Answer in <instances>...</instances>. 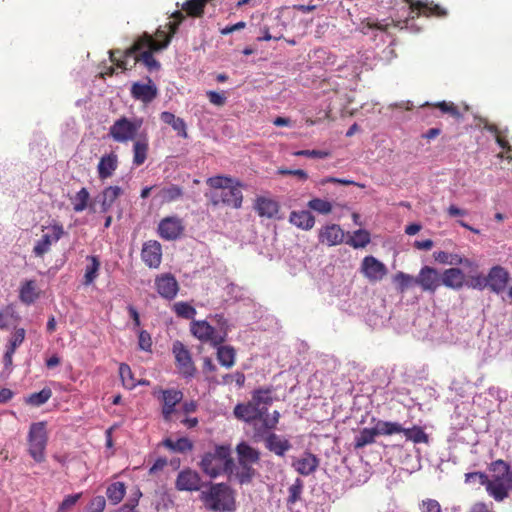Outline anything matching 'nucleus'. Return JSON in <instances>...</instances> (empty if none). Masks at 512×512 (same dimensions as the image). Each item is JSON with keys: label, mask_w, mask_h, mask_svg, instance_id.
I'll return each instance as SVG.
<instances>
[{"label": "nucleus", "mask_w": 512, "mask_h": 512, "mask_svg": "<svg viewBox=\"0 0 512 512\" xmlns=\"http://www.w3.org/2000/svg\"><path fill=\"white\" fill-rule=\"evenodd\" d=\"M169 45V40L165 43H158L153 40V36L147 32H144L138 37L133 45L125 51L111 50L110 61L115 64L118 68L127 70L136 65L137 62H142L149 71L159 70L161 65L153 57V52H157L165 49Z\"/></svg>", "instance_id": "1"}, {"label": "nucleus", "mask_w": 512, "mask_h": 512, "mask_svg": "<svg viewBox=\"0 0 512 512\" xmlns=\"http://www.w3.org/2000/svg\"><path fill=\"white\" fill-rule=\"evenodd\" d=\"M199 466L204 474L214 479L221 474L232 480L235 463L231 456L229 445H217L213 452H207L202 456Z\"/></svg>", "instance_id": "2"}, {"label": "nucleus", "mask_w": 512, "mask_h": 512, "mask_svg": "<svg viewBox=\"0 0 512 512\" xmlns=\"http://www.w3.org/2000/svg\"><path fill=\"white\" fill-rule=\"evenodd\" d=\"M278 400L273 387L256 389L246 404L236 405L234 416H269L270 409Z\"/></svg>", "instance_id": "3"}, {"label": "nucleus", "mask_w": 512, "mask_h": 512, "mask_svg": "<svg viewBox=\"0 0 512 512\" xmlns=\"http://www.w3.org/2000/svg\"><path fill=\"white\" fill-rule=\"evenodd\" d=\"M199 498L211 511H232L235 500L231 488L226 483H206Z\"/></svg>", "instance_id": "4"}, {"label": "nucleus", "mask_w": 512, "mask_h": 512, "mask_svg": "<svg viewBox=\"0 0 512 512\" xmlns=\"http://www.w3.org/2000/svg\"><path fill=\"white\" fill-rule=\"evenodd\" d=\"M375 3L383 8L392 9L396 4V0H374ZM410 9V13L412 14V18L419 16L426 17H438L443 18L448 15V12L445 8L441 7L438 4L430 1H421V0H404Z\"/></svg>", "instance_id": "5"}, {"label": "nucleus", "mask_w": 512, "mask_h": 512, "mask_svg": "<svg viewBox=\"0 0 512 512\" xmlns=\"http://www.w3.org/2000/svg\"><path fill=\"white\" fill-rule=\"evenodd\" d=\"M45 421L32 423L28 432V453L37 463H42L46 459V446L48 442V433Z\"/></svg>", "instance_id": "6"}, {"label": "nucleus", "mask_w": 512, "mask_h": 512, "mask_svg": "<svg viewBox=\"0 0 512 512\" xmlns=\"http://www.w3.org/2000/svg\"><path fill=\"white\" fill-rule=\"evenodd\" d=\"M144 123L143 118L134 117L129 119L125 116L117 119L109 128V135L118 143H126L137 139L138 131Z\"/></svg>", "instance_id": "7"}, {"label": "nucleus", "mask_w": 512, "mask_h": 512, "mask_svg": "<svg viewBox=\"0 0 512 512\" xmlns=\"http://www.w3.org/2000/svg\"><path fill=\"white\" fill-rule=\"evenodd\" d=\"M400 424L398 422L378 421L372 428H364L359 435L355 437V446L357 448L364 447L375 441L378 435L398 434Z\"/></svg>", "instance_id": "8"}, {"label": "nucleus", "mask_w": 512, "mask_h": 512, "mask_svg": "<svg viewBox=\"0 0 512 512\" xmlns=\"http://www.w3.org/2000/svg\"><path fill=\"white\" fill-rule=\"evenodd\" d=\"M152 395L159 402L163 416H171L177 412L176 405L183 400V392L175 388L163 389L156 387Z\"/></svg>", "instance_id": "9"}, {"label": "nucleus", "mask_w": 512, "mask_h": 512, "mask_svg": "<svg viewBox=\"0 0 512 512\" xmlns=\"http://www.w3.org/2000/svg\"><path fill=\"white\" fill-rule=\"evenodd\" d=\"M191 334L203 343H209L212 347L223 344V336L218 335L216 328L206 320H193L190 324Z\"/></svg>", "instance_id": "10"}, {"label": "nucleus", "mask_w": 512, "mask_h": 512, "mask_svg": "<svg viewBox=\"0 0 512 512\" xmlns=\"http://www.w3.org/2000/svg\"><path fill=\"white\" fill-rule=\"evenodd\" d=\"M172 352L175 357V363L179 373L185 378H192L196 374V367L191 357L190 351L181 341L173 343Z\"/></svg>", "instance_id": "11"}, {"label": "nucleus", "mask_w": 512, "mask_h": 512, "mask_svg": "<svg viewBox=\"0 0 512 512\" xmlns=\"http://www.w3.org/2000/svg\"><path fill=\"white\" fill-rule=\"evenodd\" d=\"M46 229L49 232L43 234L33 247V253L36 257H43L50 251L52 244L58 242L65 234L64 227L59 222H54Z\"/></svg>", "instance_id": "12"}, {"label": "nucleus", "mask_w": 512, "mask_h": 512, "mask_svg": "<svg viewBox=\"0 0 512 512\" xmlns=\"http://www.w3.org/2000/svg\"><path fill=\"white\" fill-rule=\"evenodd\" d=\"M206 483L202 481L200 474L190 468L180 471L175 481V487L178 491H202Z\"/></svg>", "instance_id": "13"}, {"label": "nucleus", "mask_w": 512, "mask_h": 512, "mask_svg": "<svg viewBox=\"0 0 512 512\" xmlns=\"http://www.w3.org/2000/svg\"><path fill=\"white\" fill-rule=\"evenodd\" d=\"M360 272L370 282L381 281L388 273L384 263L372 255L366 256L361 262Z\"/></svg>", "instance_id": "14"}, {"label": "nucleus", "mask_w": 512, "mask_h": 512, "mask_svg": "<svg viewBox=\"0 0 512 512\" xmlns=\"http://www.w3.org/2000/svg\"><path fill=\"white\" fill-rule=\"evenodd\" d=\"M154 286L159 296L169 301L173 300L179 291V283L171 273L157 275Z\"/></svg>", "instance_id": "15"}, {"label": "nucleus", "mask_w": 512, "mask_h": 512, "mask_svg": "<svg viewBox=\"0 0 512 512\" xmlns=\"http://www.w3.org/2000/svg\"><path fill=\"white\" fill-rule=\"evenodd\" d=\"M415 284L419 285L423 291L435 293L441 286V275L435 268L424 266L415 277Z\"/></svg>", "instance_id": "16"}, {"label": "nucleus", "mask_w": 512, "mask_h": 512, "mask_svg": "<svg viewBox=\"0 0 512 512\" xmlns=\"http://www.w3.org/2000/svg\"><path fill=\"white\" fill-rule=\"evenodd\" d=\"M249 428L254 430L256 440L265 441L268 435L273 434L279 418H242Z\"/></svg>", "instance_id": "17"}, {"label": "nucleus", "mask_w": 512, "mask_h": 512, "mask_svg": "<svg viewBox=\"0 0 512 512\" xmlns=\"http://www.w3.org/2000/svg\"><path fill=\"white\" fill-rule=\"evenodd\" d=\"M240 187V183H237L236 185L231 183L229 186L225 187V189L213 196V204L218 205L219 203H223L236 209L240 208L243 201V195Z\"/></svg>", "instance_id": "18"}, {"label": "nucleus", "mask_w": 512, "mask_h": 512, "mask_svg": "<svg viewBox=\"0 0 512 512\" xmlns=\"http://www.w3.org/2000/svg\"><path fill=\"white\" fill-rule=\"evenodd\" d=\"M184 231L182 220L177 216L163 218L158 225V233L165 240H175Z\"/></svg>", "instance_id": "19"}, {"label": "nucleus", "mask_w": 512, "mask_h": 512, "mask_svg": "<svg viewBox=\"0 0 512 512\" xmlns=\"http://www.w3.org/2000/svg\"><path fill=\"white\" fill-rule=\"evenodd\" d=\"M131 96L145 104L152 102L158 95V89L151 78L147 83L134 82L130 89Z\"/></svg>", "instance_id": "20"}, {"label": "nucleus", "mask_w": 512, "mask_h": 512, "mask_svg": "<svg viewBox=\"0 0 512 512\" xmlns=\"http://www.w3.org/2000/svg\"><path fill=\"white\" fill-rule=\"evenodd\" d=\"M143 262L150 268H158L162 260V247L156 240H149L143 244L141 251Z\"/></svg>", "instance_id": "21"}, {"label": "nucleus", "mask_w": 512, "mask_h": 512, "mask_svg": "<svg viewBox=\"0 0 512 512\" xmlns=\"http://www.w3.org/2000/svg\"><path fill=\"white\" fill-rule=\"evenodd\" d=\"M509 278V273L505 268L499 265L494 266L487 275L488 287L491 291L499 294L506 288Z\"/></svg>", "instance_id": "22"}, {"label": "nucleus", "mask_w": 512, "mask_h": 512, "mask_svg": "<svg viewBox=\"0 0 512 512\" xmlns=\"http://www.w3.org/2000/svg\"><path fill=\"white\" fill-rule=\"evenodd\" d=\"M319 242L327 246L341 244L344 239V231L337 224H329L319 231Z\"/></svg>", "instance_id": "23"}, {"label": "nucleus", "mask_w": 512, "mask_h": 512, "mask_svg": "<svg viewBox=\"0 0 512 512\" xmlns=\"http://www.w3.org/2000/svg\"><path fill=\"white\" fill-rule=\"evenodd\" d=\"M398 433H403L406 441H410L415 445L430 444V434L426 432L425 426L412 425L410 427H403L400 424Z\"/></svg>", "instance_id": "24"}, {"label": "nucleus", "mask_w": 512, "mask_h": 512, "mask_svg": "<svg viewBox=\"0 0 512 512\" xmlns=\"http://www.w3.org/2000/svg\"><path fill=\"white\" fill-rule=\"evenodd\" d=\"M319 462L320 460L316 455L310 452H304L299 458L293 461L292 466L299 474L308 476L318 468Z\"/></svg>", "instance_id": "25"}, {"label": "nucleus", "mask_w": 512, "mask_h": 512, "mask_svg": "<svg viewBox=\"0 0 512 512\" xmlns=\"http://www.w3.org/2000/svg\"><path fill=\"white\" fill-rule=\"evenodd\" d=\"M118 156L111 152L103 155L97 165L98 177L101 180L110 178L118 168Z\"/></svg>", "instance_id": "26"}, {"label": "nucleus", "mask_w": 512, "mask_h": 512, "mask_svg": "<svg viewBox=\"0 0 512 512\" xmlns=\"http://www.w3.org/2000/svg\"><path fill=\"white\" fill-rule=\"evenodd\" d=\"M133 164L141 166L148 157L149 138L147 133H141L139 137L133 140Z\"/></svg>", "instance_id": "27"}, {"label": "nucleus", "mask_w": 512, "mask_h": 512, "mask_svg": "<svg viewBox=\"0 0 512 512\" xmlns=\"http://www.w3.org/2000/svg\"><path fill=\"white\" fill-rule=\"evenodd\" d=\"M264 442L265 447L277 456H284L286 452L292 448V445L288 439L275 433L268 435Z\"/></svg>", "instance_id": "28"}, {"label": "nucleus", "mask_w": 512, "mask_h": 512, "mask_svg": "<svg viewBox=\"0 0 512 512\" xmlns=\"http://www.w3.org/2000/svg\"><path fill=\"white\" fill-rule=\"evenodd\" d=\"M486 490L496 501H503L508 496L509 490L506 478L493 476Z\"/></svg>", "instance_id": "29"}, {"label": "nucleus", "mask_w": 512, "mask_h": 512, "mask_svg": "<svg viewBox=\"0 0 512 512\" xmlns=\"http://www.w3.org/2000/svg\"><path fill=\"white\" fill-rule=\"evenodd\" d=\"M289 222L302 230H311L315 225V217L310 211H292L289 216Z\"/></svg>", "instance_id": "30"}, {"label": "nucleus", "mask_w": 512, "mask_h": 512, "mask_svg": "<svg viewBox=\"0 0 512 512\" xmlns=\"http://www.w3.org/2000/svg\"><path fill=\"white\" fill-rule=\"evenodd\" d=\"M21 320L12 304L0 308V330H9L18 326Z\"/></svg>", "instance_id": "31"}, {"label": "nucleus", "mask_w": 512, "mask_h": 512, "mask_svg": "<svg viewBox=\"0 0 512 512\" xmlns=\"http://www.w3.org/2000/svg\"><path fill=\"white\" fill-rule=\"evenodd\" d=\"M465 275L459 268L446 269L441 275V285L448 288L460 289L464 285Z\"/></svg>", "instance_id": "32"}, {"label": "nucleus", "mask_w": 512, "mask_h": 512, "mask_svg": "<svg viewBox=\"0 0 512 512\" xmlns=\"http://www.w3.org/2000/svg\"><path fill=\"white\" fill-rule=\"evenodd\" d=\"M279 208L278 202L271 198L258 197L255 202V210L260 217L273 218L279 212Z\"/></svg>", "instance_id": "33"}, {"label": "nucleus", "mask_w": 512, "mask_h": 512, "mask_svg": "<svg viewBox=\"0 0 512 512\" xmlns=\"http://www.w3.org/2000/svg\"><path fill=\"white\" fill-rule=\"evenodd\" d=\"M160 119L163 123L171 126L179 137L188 138L187 125L182 118L176 117L169 111H164L160 114Z\"/></svg>", "instance_id": "34"}, {"label": "nucleus", "mask_w": 512, "mask_h": 512, "mask_svg": "<svg viewBox=\"0 0 512 512\" xmlns=\"http://www.w3.org/2000/svg\"><path fill=\"white\" fill-rule=\"evenodd\" d=\"M238 463L257 464L260 460V453L248 443L242 441L236 446Z\"/></svg>", "instance_id": "35"}, {"label": "nucleus", "mask_w": 512, "mask_h": 512, "mask_svg": "<svg viewBox=\"0 0 512 512\" xmlns=\"http://www.w3.org/2000/svg\"><path fill=\"white\" fill-rule=\"evenodd\" d=\"M123 193V190L119 186H108L101 193V210L102 212H108L117 198Z\"/></svg>", "instance_id": "36"}, {"label": "nucleus", "mask_w": 512, "mask_h": 512, "mask_svg": "<svg viewBox=\"0 0 512 512\" xmlns=\"http://www.w3.org/2000/svg\"><path fill=\"white\" fill-rule=\"evenodd\" d=\"M183 196V189L175 184H170L161 188L156 197L159 199L160 203H170L180 199Z\"/></svg>", "instance_id": "37"}, {"label": "nucleus", "mask_w": 512, "mask_h": 512, "mask_svg": "<svg viewBox=\"0 0 512 512\" xmlns=\"http://www.w3.org/2000/svg\"><path fill=\"white\" fill-rule=\"evenodd\" d=\"M239 467L235 466L234 475L232 479H236L240 484H248L252 481L255 476V469L253 463H238Z\"/></svg>", "instance_id": "38"}, {"label": "nucleus", "mask_w": 512, "mask_h": 512, "mask_svg": "<svg viewBox=\"0 0 512 512\" xmlns=\"http://www.w3.org/2000/svg\"><path fill=\"white\" fill-rule=\"evenodd\" d=\"M210 0H186L181 9L187 16L199 18L204 14V9Z\"/></svg>", "instance_id": "39"}, {"label": "nucleus", "mask_w": 512, "mask_h": 512, "mask_svg": "<svg viewBox=\"0 0 512 512\" xmlns=\"http://www.w3.org/2000/svg\"><path fill=\"white\" fill-rule=\"evenodd\" d=\"M125 493L126 486L120 481L111 483L106 489L107 499L112 505L119 504L123 500Z\"/></svg>", "instance_id": "40"}, {"label": "nucleus", "mask_w": 512, "mask_h": 512, "mask_svg": "<svg viewBox=\"0 0 512 512\" xmlns=\"http://www.w3.org/2000/svg\"><path fill=\"white\" fill-rule=\"evenodd\" d=\"M86 259L89 261V264L85 268L83 284L88 286L98 277L101 264L97 256L90 255Z\"/></svg>", "instance_id": "41"}, {"label": "nucleus", "mask_w": 512, "mask_h": 512, "mask_svg": "<svg viewBox=\"0 0 512 512\" xmlns=\"http://www.w3.org/2000/svg\"><path fill=\"white\" fill-rule=\"evenodd\" d=\"M216 348L219 363L226 368L232 367L235 363V349L232 346H223L222 344Z\"/></svg>", "instance_id": "42"}, {"label": "nucleus", "mask_w": 512, "mask_h": 512, "mask_svg": "<svg viewBox=\"0 0 512 512\" xmlns=\"http://www.w3.org/2000/svg\"><path fill=\"white\" fill-rule=\"evenodd\" d=\"M19 298L25 304H31L38 298L34 280H27L21 285Z\"/></svg>", "instance_id": "43"}, {"label": "nucleus", "mask_w": 512, "mask_h": 512, "mask_svg": "<svg viewBox=\"0 0 512 512\" xmlns=\"http://www.w3.org/2000/svg\"><path fill=\"white\" fill-rule=\"evenodd\" d=\"M393 20L390 18L379 21L378 19H374L371 17L365 18L362 22V32L366 34L365 29L368 30H379L381 32H386L387 29L392 25Z\"/></svg>", "instance_id": "44"}, {"label": "nucleus", "mask_w": 512, "mask_h": 512, "mask_svg": "<svg viewBox=\"0 0 512 512\" xmlns=\"http://www.w3.org/2000/svg\"><path fill=\"white\" fill-rule=\"evenodd\" d=\"M119 375H120L122 384L126 389L132 390L137 386V380L134 378V374L128 364H126V363L120 364Z\"/></svg>", "instance_id": "45"}, {"label": "nucleus", "mask_w": 512, "mask_h": 512, "mask_svg": "<svg viewBox=\"0 0 512 512\" xmlns=\"http://www.w3.org/2000/svg\"><path fill=\"white\" fill-rule=\"evenodd\" d=\"M370 233L367 230L359 229L353 233L347 244L353 248H364L370 243Z\"/></svg>", "instance_id": "46"}, {"label": "nucleus", "mask_w": 512, "mask_h": 512, "mask_svg": "<svg viewBox=\"0 0 512 512\" xmlns=\"http://www.w3.org/2000/svg\"><path fill=\"white\" fill-rule=\"evenodd\" d=\"M90 194L86 188H81L76 195L72 198L73 210L75 212H82L88 207Z\"/></svg>", "instance_id": "47"}, {"label": "nucleus", "mask_w": 512, "mask_h": 512, "mask_svg": "<svg viewBox=\"0 0 512 512\" xmlns=\"http://www.w3.org/2000/svg\"><path fill=\"white\" fill-rule=\"evenodd\" d=\"M175 314L183 319H193L196 315V309L189 303L180 301L173 305Z\"/></svg>", "instance_id": "48"}, {"label": "nucleus", "mask_w": 512, "mask_h": 512, "mask_svg": "<svg viewBox=\"0 0 512 512\" xmlns=\"http://www.w3.org/2000/svg\"><path fill=\"white\" fill-rule=\"evenodd\" d=\"M164 445L173 451L181 452V453L190 451L193 448L192 442L185 437L179 438L176 441H174L172 439H166L164 441Z\"/></svg>", "instance_id": "49"}, {"label": "nucleus", "mask_w": 512, "mask_h": 512, "mask_svg": "<svg viewBox=\"0 0 512 512\" xmlns=\"http://www.w3.org/2000/svg\"><path fill=\"white\" fill-rule=\"evenodd\" d=\"M12 329L13 332L10 334L8 338V343L6 347L11 348V350H17V348L20 347L25 340L26 330L18 326H15V328Z\"/></svg>", "instance_id": "50"}, {"label": "nucleus", "mask_w": 512, "mask_h": 512, "mask_svg": "<svg viewBox=\"0 0 512 512\" xmlns=\"http://www.w3.org/2000/svg\"><path fill=\"white\" fill-rule=\"evenodd\" d=\"M435 260L442 264L448 265H460L461 256L458 254H452L445 251H437L433 254Z\"/></svg>", "instance_id": "51"}, {"label": "nucleus", "mask_w": 512, "mask_h": 512, "mask_svg": "<svg viewBox=\"0 0 512 512\" xmlns=\"http://www.w3.org/2000/svg\"><path fill=\"white\" fill-rule=\"evenodd\" d=\"M394 282L397 284L399 292L403 293L411 284L415 283V277L400 271L394 275Z\"/></svg>", "instance_id": "52"}, {"label": "nucleus", "mask_w": 512, "mask_h": 512, "mask_svg": "<svg viewBox=\"0 0 512 512\" xmlns=\"http://www.w3.org/2000/svg\"><path fill=\"white\" fill-rule=\"evenodd\" d=\"M51 395V390L49 388H44L39 392L31 394L27 399V403L33 406H40L44 404L46 401H48Z\"/></svg>", "instance_id": "53"}, {"label": "nucleus", "mask_w": 512, "mask_h": 512, "mask_svg": "<svg viewBox=\"0 0 512 512\" xmlns=\"http://www.w3.org/2000/svg\"><path fill=\"white\" fill-rule=\"evenodd\" d=\"M212 321L216 322L217 327L216 332L220 336H223V343L227 340L228 332H229V325L227 319L224 317L223 314H216L211 317Z\"/></svg>", "instance_id": "54"}, {"label": "nucleus", "mask_w": 512, "mask_h": 512, "mask_svg": "<svg viewBox=\"0 0 512 512\" xmlns=\"http://www.w3.org/2000/svg\"><path fill=\"white\" fill-rule=\"evenodd\" d=\"M308 207L321 214H328L332 211L331 203L320 198L310 200L308 202Z\"/></svg>", "instance_id": "55"}, {"label": "nucleus", "mask_w": 512, "mask_h": 512, "mask_svg": "<svg viewBox=\"0 0 512 512\" xmlns=\"http://www.w3.org/2000/svg\"><path fill=\"white\" fill-rule=\"evenodd\" d=\"M433 106L439 108L442 113H447L456 119H460L462 117L461 112L453 102L441 101L437 102Z\"/></svg>", "instance_id": "56"}, {"label": "nucleus", "mask_w": 512, "mask_h": 512, "mask_svg": "<svg viewBox=\"0 0 512 512\" xmlns=\"http://www.w3.org/2000/svg\"><path fill=\"white\" fill-rule=\"evenodd\" d=\"M490 470L495 474L493 476H502L506 478L511 472L509 465L503 460H496L491 463Z\"/></svg>", "instance_id": "57"}, {"label": "nucleus", "mask_w": 512, "mask_h": 512, "mask_svg": "<svg viewBox=\"0 0 512 512\" xmlns=\"http://www.w3.org/2000/svg\"><path fill=\"white\" fill-rule=\"evenodd\" d=\"M302 488H303V485H302L301 480H299V479H297L296 482L289 487V489H288L289 496L287 499L288 505H292L300 499V495L302 493Z\"/></svg>", "instance_id": "58"}, {"label": "nucleus", "mask_w": 512, "mask_h": 512, "mask_svg": "<svg viewBox=\"0 0 512 512\" xmlns=\"http://www.w3.org/2000/svg\"><path fill=\"white\" fill-rule=\"evenodd\" d=\"M419 510L420 512H442L440 503L431 498L422 500L419 503Z\"/></svg>", "instance_id": "59"}, {"label": "nucleus", "mask_w": 512, "mask_h": 512, "mask_svg": "<svg viewBox=\"0 0 512 512\" xmlns=\"http://www.w3.org/2000/svg\"><path fill=\"white\" fill-rule=\"evenodd\" d=\"M231 183H233V180L229 177H224V176L210 177L207 180V184L211 188L220 189V191L225 189V187L229 186Z\"/></svg>", "instance_id": "60"}, {"label": "nucleus", "mask_w": 512, "mask_h": 512, "mask_svg": "<svg viewBox=\"0 0 512 512\" xmlns=\"http://www.w3.org/2000/svg\"><path fill=\"white\" fill-rule=\"evenodd\" d=\"M106 506L104 496L98 495L91 499L87 506V512H103Z\"/></svg>", "instance_id": "61"}, {"label": "nucleus", "mask_w": 512, "mask_h": 512, "mask_svg": "<svg viewBox=\"0 0 512 512\" xmlns=\"http://www.w3.org/2000/svg\"><path fill=\"white\" fill-rule=\"evenodd\" d=\"M467 285L473 289L483 290L484 288L488 287L487 276L482 274L470 276Z\"/></svg>", "instance_id": "62"}, {"label": "nucleus", "mask_w": 512, "mask_h": 512, "mask_svg": "<svg viewBox=\"0 0 512 512\" xmlns=\"http://www.w3.org/2000/svg\"><path fill=\"white\" fill-rule=\"evenodd\" d=\"M175 34H172V30L166 28V25L164 28L161 26L156 30L155 32V38L153 37V40L157 41L158 43H165L166 40H169V43L171 42L172 37Z\"/></svg>", "instance_id": "63"}, {"label": "nucleus", "mask_w": 512, "mask_h": 512, "mask_svg": "<svg viewBox=\"0 0 512 512\" xmlns=\"http://www.w3.org/2000/svg\"><path fill=\"white\" fill-rule=\"evenodd\" d=\"M138 345L141 350L151 351L152 339H151L150 334L147 331L141 330L139 332Z\"/></svg>", "instance_id": "64"}]
</instances>
